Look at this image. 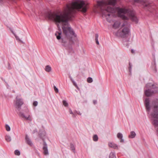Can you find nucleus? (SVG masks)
Returning a JSON list of instances; mask_svg holds the SVG:
<instances>
[{
    "instance_id": "nucleus-1",
    "label": "nucleus",
    "mask_w": 158,
    "mask_h": 158,
    "mask_svg": "<svg viewBox=\"0 0 158 158\" xmlns=\"http://www.w3.org/2000/svg\"><path fill=\"white\" fill-rule=\"evenodd\" d=\"M88 5V3L83 0L69 1L63 11L46 12L40 15L55 23L58 29V31L55 33L57 40H60V42L65 44L71 45L73 43L72 38L76 37L77 35L69 25L68 21L74 17L76 10L83 13L86 12Z\"/></svg>"
},
{
    "instance_id": "nucleus-2",
    "label": "nucleus",
    "mask_w": 158,
    "mask_h": 158,
    "mask_svg": "<svg viewBox=\"0 0 158 158\" xmlns=\"http://www.w3.org/2000/svg\"><path fill=\"white\" fill-rule=\"evenodd\" d=\"M116 1V0H107L106 1H98L97 2V5L100 12L105 16L107 21L109 23L111 22V18L113 16V13L115 12L116 10H117L118 16L124 20L121 25V27L123 28L120 32V36L123 38H126V39L123 40V42H128L129 39L128 37L130 35L131 32L130 25L127 21L126 20L128 19V17L125 15L130 17L131 20L136 23H138V19L135 16L134 12L132 10L119 7H117L115 9L114 7L108 6V5L115 6Z\"/></svg>"
},
{
    "instance_id": "nucleus-3",
    "label": "nucleus",
    "mask_w": 158,
    "mask_h": 158,
    "mask_svg": "<svg viewBox=\"0 0 158 158\" xmlns=\"http://www.w3.org/2000/svg\"><path fill=\"white\" fill-rule=\"evenodd\" d=\"M145 87L148 89L144 91L145 95L147 97H149L154 94L158 92V86L149 83L147 84Z\"/></svg>"
},
{
    "instance_id": "nucleus-4",
    "label": "nucleus",
    "mask_w": 158,
    "mask_h": 158,
    "mask_svg": "<svg viewBox=\"0 0 158 158\" xmlns=\"http://www.w3.org/2000/svg\"><path fill=\"white\" fill-rule=\"evenodd\" d=\"M24 102L23 99L17 96L16 98L15 106L19 111H20L21 109L22 105L23 104Z\"/></svg>"
},
{
    "instance_id": "nucleus-5",
    "label": "nucleus",
    "mask_w": 158,
    "mask_h": 158,
    "mask_svg": "<svg viewBox=\"0 0 158 158\" xmlns=\"http://www.w3.org/2000/svg\"><path fill=\"white\" fill-rule=\"evenodd\" d=\"M18 114L20 117L24 118L26 120L29 121H31L32 120L30 114L27 113L26 115H25L24 113L21 111H19Z\"/></svg>"
},
{
    "instance_id": "nucleus-6",
    "label": "nucleus",
    "mask_w": 158,
    "mask_h": 158,
    "mask_svg": "<svg viewBox=\"0 0 158 158\" xmlns=\"http://www.w3.org/2000/svg\"><path fill=\"white\" fill-rule=\"evenodd\" d=\"M135 4L136 3H140L142 4L144 7H147L149 8L150 5V4L147 3L145 2L142 0H134Z\"/></svg>"
},
{
    "instance_id": "nucleus-7",
    "label": "nucleus",
    "mask_w": 158,
    "mask_h": 158,
    "mask_svg": "<svg viewBox=\"0 0 158 158\" xmlns=\"http://www.w3.org/2000/svg\"><path fill=\"white\" fill-rule=\"evenodd\" d=\"M43 152L45 155H47L48 154V146L46 142L44 141L43 142Z\"/></svg>"
},
{
    "instance_id": "nucleus-8",
    "label": "nucleus",
    "mask_w": 158,
    "mask_h": 158,
    "mask_svg": "<svg viewBox=\"0 0 158 158\" xmlns=\"http://www.w3.org/2000/svg\"><path fill=\"white\" fill-rule=\"evenodd\" d=\"M25 141L26 143L30 146H31L33 145L32 142L27 135H26Z\"/></svg>"
},
{
    "instance_id": "nucleus-9",
    "label": "nucleus",
    "mask_w": 158,
    "mask_h": 158,
    "mask_svg": "<svg viewBox=\"0 0 158 158\" xmlns=\"http://www.w3.org/2000/svg\"><path fill=\"white\" fill-rule=\"evenodd\" d=\"M40 137L42 139L43 142L44 141V139L46 137V133L45 131H42L39 134Z\"/></svg>"
},
{
    "instance_id": "nucleus-10",
    "label": "nucleus",
    "mask_w": 158,
    "mask_h": 158,
    "mask_svg": "<svg viewBox=\"0 0 158 158\" xmlns=\"http://www.w3.org/2000/svg\"><path fill=\"white\" fill-rule=\"evenodd\" d=\"M109 146L111 147L112 148L114 149H118V146L116 144L114 143H109Z\"/></svg>"
},
{
    "instance_id": "nucleus-11",
    "label": "nucleus",
    "mask_w": 158,
    "mask_h": 158,
    "mask_svg": "<svg viewBox=\"0 0 158 158\" xmlns=\"http://www.w3.org/2000/svg\"><path fill=\"white\" fill-rule=\"evenodd\" d=\"M117 137L118 139L120 140V141L121 143L124 142V140L123 139V135L122 133H118L117 135Z\"/></svg>"
},
{
    "instance_id": "nucleus-12",
    "label": "nucleus",
    "mask_w": 158,
    "mask_h": 158,
    "mask_svg": "<svg viewBox=\"0 0 158 158\" xmlns=\"http://www.w3.org/2000/svg\"><path fill=\"white\" fill-rule=\"evenodd\" d=\"M120 24V23L119 21H116L113 25V27L115 29L118 28H119Z\"/></svg>"
},
{
    "instance_id": "nucleus-13",
    "label": "nucleus",
    "mask_w": 158,
    "mask_h": 158,
    "mask_svg": "<svg viewBox=\"0 0 158 158\" xmlns=\"http://www.w3.org/2000/svg\"><path fill=\"white\" fill-rule=\"evenodd\" d=\"M136 135L135 132L134 131H131L130 134L129 135V137L130 138L133 139L135 137Z\"/></svg>"
},
{
    "instance_id": "nucleus-14",
    "label": "nucleus",
    "mask_w": 158,
    "mask_h": 158,
    "mask_svg": "<svg viewBox=\"0 0 158 158\" xmlns=\"http://www.w3.org/2000/svg\"><path fill=\"white\" fill-rule=\"evenodd\" d=\"M45 71L48 72H49L52 70V68L50 65H47L45 66Z\"/></svg>"
},
{
    "instance_id": "nucleus-15",
    "label": "nucleus",
    "mask_w": 158,
    "mask_h": 158,
    "mask_svg": "<svg viewBox=\"0 0 158 158\" xmlns=\"http://www.w3.org/2000/svg\"><path fill=\"white\" fill-rule=\"evenodd\" d=\"M5 139L7 142H10L11 140V137L8 135H6L5 136Z\"/></svg>"
},
{
    "instance_id": "nucleus-16",
    "label": "nucleus",
    "mask_w": 158,
    "mask_h": 158,
    "mask_svg": "<svg viewBox=\"0 0 158 158\" xmlns=\"http://www.w3.org/2000/svg\"><path fill=\"white\" fill-rule=\"evenodd\" d=\"M109 158H116L115 156V153L111 152L110 154Z\"/></svg>"
},
{
    "instance_id": "nucleus-17",
    "label": "nucleus",
    "mask_w": 158,
    "mask_h": 158,
    "mask_svg": "<svg viewBox=\"0 0 158 158\" xmlns=\"http://www.w3.org/2000/svg\"><path fill=\"white\" fill-rule=\"evenodd\" d=\"M98 137L97 135H94L93 136V140L95 142H97L98 140Z\"/></svg>"
},
{
    "instance_id": "nucleus-18",
    "label": "nucleus",
    "mask_w": 158,
    "mask_h": 158,
    "mask_svg": "<svg viewBox=\"0 0 158 158\" xmlns=\"http://www.w3.org/2000/svg\"><path fill=\"white\" fill-rule=\"evenodd\" d=\"M98 34H95V40L96 41V43L97 44H99V42L98 41Z\"/></svg>"
},
{
    "instance_id": "nucleus-19",
    "label": "nucleus",
    "mask_w": 158,
    "mask_h": 158,
    "mask_svg": "<svg viewBox=\"0 0 158 158\" xmlns=\"http://www.w3.org/2000/svg\"><path fill=\"white\" fill-rule=\"evenodd\" d=\"M129 67L128 69H129V71L130 73V74H131L132 65L130 62H129Z\"/></svg>"
},
{
    "instance_id": "nucleus-20",
    "label": "nucleus",
    "mask_w": 158,
    "mask_h": 158,
    "mask_svg": "<svg viewBox=\"0 0 158 158\" xmlns=\"http://www.w3.org/2000/svg\"><path fill=\"white\" fill-rule=\"evenodd\" d=\"M15 155L19 156L20 154V152L19 150H16L15 151Z\"/></svg>"
},
{
    "instance_id": "nucleus-21",
    "label": "nucleus",
    "mask_w": 158,
    "mask_h": 158,
    "mask_svg": "<svg viewBox=\"0 0 158 158\" xmlns=\"http://www.w3.org/2000/svg\"><path fill=\"white\" fill-rule=\"evenodd\" d=\"M72 82L73 84V85H74L78 89H79V88L78 87V86H77L76 83L75 82V81L73 80V81H72Z\"/></svg>"
},
{
    "instance_id": "nucleus-22",
    "label": "nucleus",
    "mask_w": 158,
    "mask_h": 158,
    "mask_svg": "<svg viewBox=\"0 0 158 158\" xmlns=\"http://www.w3.org/2000/svg\"><path fill=\"white\" fill-rule=\"evenodd\" d=\"M70 148L74 152H75V147L74 145L72 143L70 144Z\"/></svg>"
},
{
    "instance_id": "nucleus-23",
    "label": "nucleus",
    "mask_w": 158,
    "mask_h": 158,
    "mask_svg": "<svg viewBox=\"0 0 158 158\" xmlns=\"http://www.w3.org/2000/svg\"><path fill=\"white\" fill-rule=\"evenodd\" d=\"M93 79L91 77H89L87 79V81L88 83H91L93 82Z\"/></svg>"
},
{
    "instance_id": "nucleus-24",
    "label": "nucleus",
    "mask_w": 158,
    "mask_h": 158,
    "mask_svg": "<svg viewBox=\"0 0 158 158\" xmlns=\"http://www.w3.org/2000/svg\"><path fill=\"white\" fill-rule=\"evenodd\" d=\"M5 128L6 129V130L7 131H10V127L8 125L6 124L5 126Z\"/></svg>"
},
{
    "instance_id": "nucleus-25",
    "label": "nucleus",
    "mask_w": 158,
    "mask_h": 158,
    "mask_svg": "<svg viewBox=\"0 0 158 158\" xmlns=\"http://www.w3.org/2000/svg\"><path fill=\"white\" fill-rule=\"evenodd\" d=\"M63 103L64 105L65 106H68V103L67 102H66V101L65 100H63Z\"/></svg>"
},
{
    "instance_id": "nucleus-26",
    "label": "nucleus",
    "mask_w": 158,
    "mask_h": 158,
    "mask_svg": "<svg viewBox=\"0 0 158 158\" xmlns=\"http://www.w3.org/2000/svg\"><path fill=\"white\" fill-rule=\"evenodd\" d=\"M53 88L55 92L56 93H58L59 91L58 89L55 85L54 86Z\"/></svg>"
},
{
    "instance_id": "nucleus-27",
    "label": "nucleus",
    "mask_w": 158,
    "mask_h": 158,
    "mask_svg": "<svg viewBox=\"0 0 158 158\" xmlns=\"http://www.w3.org/2000/svg\"><path fill=\"white\" fill-rule=\"evenodd\" d=\"M15 38H16V39L17 40H19V41L20 42H21L22 43H23V42L19 38V37L17 36H15Z\"/></svg>"
},
{
    "instance_id": "nucleus-28",
    "label": "nucleus",
    "mask_w": 158,
    "mask_h": 158,
    "mask_svg": "<svg viewBox=\"0 0 158 158\" xmlns=\"http://www.w3.org/2000/svg\"><path fill=\"white\" fill-rule=\"evenodd\" d=\"M153 66L155 69V72H156V64L155 60L154 61V63H153Z\"/></svg>"
},
{
    "instance_id": "nucleus-29",
    "label": "nucleus",
    "mask_w": 158,
    "mask_h": 158,
    "mask_svg": "<svg viewBox=\"0 0 158 158\" xmlns=\"http://www.w3.org/2000/svg\"><path fill=\"white\" fill-rule=\"evenodd\" d=\"M38 105V102L36 101H34L33 103V105L35 106H36Z\"/></svg>"
},
{
    "instance_id": "nucleus-30",
    "label": "nucleus",
    "mask_w": 158,
    "mask_h": 158,
    "mask_svg": "<svg viewBox=\"0 0 158 158\" xmlns=\"http://www.w3.org/2000/svg\"><path fill=\"white\" fill-rule=\"evenodd\" d=\"M69 112L70 114H73V113L72 112L71 109H70L69 110Z\"/></svg>"
},
{
    "instance_id": "nucleus-31",
    "label": "nucleus",
    "mask_w": 158,
    "mask_h": 158,
    "mask_svg": "<svg viewBox=\"0 0 158 158\" xmlns=\"http://www.w3.org/2000/svg\"><path fill=\"white\" fill-rule=\"evenodd\" d=\"M93 102L94 104H95L97 103V101L96 100H94Z\"/></svg>"
},
{
    "instance_id": "nucleus-32",
    "label": "nucleus",
    "mask_w": 158,
    "mask_h": 158,
    "mask_svg": "<svg viewBox=\"0 0 158 158\" xmlns=\"http://www.w3.org/2000/svg\"><path fill=\"white\" fill-rule=\"evenodd\" d=\"M69 77L70 79V80L71 81H73L74 80L72 78V77H71V76H69Z\"/></svg>"
},
{
    "instance_id": "nucleus-33",
    "label": "nucleus",
    "mask_w": 158,
    "mask_h": 158,
    "mask_svg": "<svg viewBox=\"0 0 158 158\" xmlns=\"http://www.w3.org/2000/svg\"><path fill=\"white\" fill-rule=\"evenodd\" d=\"M37 132V130L35 129V130H34L33 131V133H35V132Z\"/></svg>"
},
{
    "instance_id": "nucleus-34",
    "label": "nucleus",
    "mask_w": 158,
    "mask_h": 158,
    "mask_svg": "<svg viewBox=\"0 0 158 158\" xmlns=\"http://www.w3.org/2000/svg\"><path fill=\"white\" fill-rule=\"evenodd\" d=\"M72 114L73 115V117H75L76 116V115H75V114L74 113H73V114Z\"/></svg>"
},
{
    "instance_id": "nucleus-35",
    "label": "nucleus",
    "mask_w": 158,
    "mask_h": 158,
    "mask_svg": "<svg viewBox=\"0 0 158 158\" xmlns=\"http://www.w3.org/2000/svg\"><path fill=\"white\" fill-rule=\"evenodd\" d=\"M134 50L133 49H131V52L132 53H133L134 52Z\"/></svg>"
},
{
    "instance_id": "nucleus-36",
    "label": "nucleus",
    "mask_w": 158,
    "mask_h": 158,
    "mask_svg": "<svg viewBox=\"0 0 158 158\" xmlns=\"http://www.w3.org/2000/svg\"><path fill=\"white\" fill-rule=\"evenodd\" d=\"M77 114H79L80 115H81V113L80 112H79V113L77 112Z\"/></svg>"
},
{
    "instance_id": "nucleus-37",
    "label": "nucleus",
    "mask_w": 158,
    "mask_h": 158,
    "mask_svg": "<svg viewBox=\"0 0 158 158\" xmlns=\"http://www.w3.org/2000/svg\"><path fill=\"white\" fill-rule=\"evenodd\" d=\"M62 45L64 46H65V44H63Z\"/></svg>"
},
{
    "instance_id": "nucleus-38",
    "label": "nucleus",
    "mask_w": 158,
    "mask_h": 158,
    "mask_svg": "<svg viewBox=\"0 0 158 158\" xmlns=\"http://www.w3.org/2000/svg\"><path fill=\"white\" fill-rule=\"evenodd\" d=\"M27 0V1H30V0Z\"/></svg>"
}]
</instances>
